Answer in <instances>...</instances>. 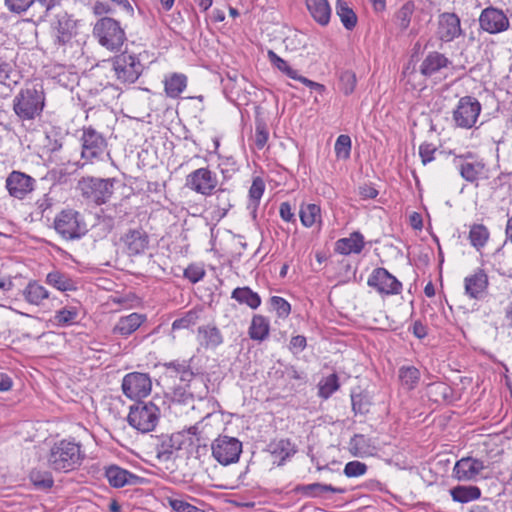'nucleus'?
I'll return each mask as SVG.
<instances>
[{
	"mask_svg": "<svg viewBox=\"0 0 512 512\" xmlns=\"http://www.w3.org/2000/svg\"><path fill=\"white\" fill-rule=\"evenodd\" d=\"M46 96L41 84L26 85L13 98V112L22 121H33L41 117Z\"/></svg>",
	"mask_w": 512,
	"mask_h": 512,
	"instance_id": "f257e3e1",
	"label": "nucleus"
},
{
	"mask_svg": "<svg viewBox=\"0 0 512 512\" xmlns=\"http://www.w3.org/2000/svg\"><path fill=\"white\" fill-rule=\"evenodd\" d=\"M84 454L79 444L61 440L53 445L48 457L50 467L59 472H70L82 464Z\"/></svg>",
	"mask_w": 512,
	"mask_h": 512,
	"instance_id": "f03ea898",
	"label": "nucleus"
},
{
	"mask_svg": "<svg viewBox=\"0 0 512 512\" xmlns=\"http://www.w3.org/2000/svg\"><path fill=\"white\" fill-rule=\"evenodd\" d=\"M53 228L66 241L79 240L88 232L83 215L74 209H63L54 218Z\"/></svg>",
	"mask_w": 512,
	"mask_h": 512,
	"instance_id": "7ed1b4c3",
	"label": "nucleus"
},
{
	"mask_svg": "<svg viewBox=\"0 0 512 512\" xmlns=\"http://www.w3.org/2000/svg\"><path fill=\"white\" fill-rule=\"evenodd\" d=\"M160 418V409L152 401H136L129 408L128 424L141 433L153 431Z\"/></svg>",
	"mask_w": 512,
	"mask_h": 512,
	"instance_id": "20e7f679",
	"label": "nucleus"
},
{
	"mask_svg": "<svg viewBox=\"0 0 512 512\" xmlns=\"http://www.w3.org/2000/svg\"><path fill=\"white\" fill-rule=\"evenodd\" d=\"M114 178H97L92 176L82 177L77 184L82 197L96 205H102L109 201L114 193Z\"/></svg>",
	"mask_w": 512,
	"mask_h": 512,
	"instance_id": "39448f33",
	"label": "nucleus"
},
{
	"mask_svg": "<svg viewBox=\"0 0 512 512\" xmlns=\"http://www.w3.org/2000/svg\"><path fill=\"white\" fill-rule=\"evenodd\" d=\"M93 33L101 46L108 50H119L126 40V34L120 23L111 17H102L93 28Z\"/></svg>",
	"mask_w": 512,
	"mask_h": 512,
	"instance_id": "423d86ee",
	"label": "nucleus"
},
{
	"mask_svg": "<svg viewBox=\"0 0 512 512\" xmlns=\"http://www.w3.org/2000/svg\"><path fill=\"white\" fill-rule=\"evenodd\" d=\"M192 358L189 360H173L163 363L166 374L171 378H179L187 386H199L198 399H204L208 394V386L202 375L196 374L191 368Z\"/></svg>",
	"mask_w": 512,
	"mask_h": 512,
	"instance_id": "0eeeda50",
	"label": "nucleus"
},
{
	"mask_svg": "<svg viewBox=\"0 0 512 512\" xmlns=\"http://www.w3.org/2000/svg\"><path fill=\"white\" fill-rule=\"evenodd\" d=\"M53 45L62 53L66 52L67 47L73 46V38L77 35V20L73 15L66 11H60L56 14L55 20L51 25Z\"/></svg>",
	"mask_w": 512,
	"mask_h": 512,
	"instance_id": "6e6552de",
	"label": "nucleus"
},
{
	"mask_svg": "<svg viewBox=\"0 0 512 512\" xmlns=\"http://www.w3.org/2000/svg\"><path fill=\"white\" fill-rule=\"evenodd\" d=\"M278 366H273L268 372L269 378L276 386L285 391L292 392L296 387L307 383V374L298 370L294 365L277 362Z\"/></svg>",
	"mask_w": 512,
	"mask_h": 512,
	"instance_id": "1a4fd4ad",
	"label": "nucleus"
},
{
	"mask_svg": "<svg viewBox=\"0 0 512 512\" xmlns=\"http://www.w3.org/2000/svg\"><path fill=\"white\" fill-rule=\"evenodd\" d=\"M112 64L117 80L123 84L136 82L143 72V64L139 58L128 51L114 56Z\"/></svg>",
	"mask_w": 512,
	"mask_h": 512,
	"instance_id": "9d476101",
	"label": "nucleus"
},
{
	"mask_svg": "<svg viewBox=\"0 0 512 512\" xmlns=\"http://www.w3.org/2000/svg\"><path fill=\"white\" fill-rule=\"evenodd\" d=\"M213 458L221 465L237 463L242 453V442L228 435H219L211 444Z\"/></svg>",
	"mask_w": 512,
	"mask_h": 512,
	"instance_id": "9b49d317",
	"label": "nucleus"
},
{
	"mask_svg": "<svg viewBox=\"0 0 512 512\" xmlns=\"http://www.w3.org/2000/svg\"><path fill=\"white\" fill-rule=\"evenodd\" d=\"M80 142L81 158L90 163L101 158L107 147L105 137L92 126L82 128Z\"/></svg>",
	"mask_w": 512,
	"mask_h": 512,
	"instance_id": "f8f14e48",
	"label": "nucleus"
},
{
	"mask_svg": "<svg viewBox=\"0 0 512 512\" xmlns=\"http://www.w3.org/2000/svg\"><path fill=\"white\" fill-rule=\"evenodd\" d=\"M218 183L215 172L208 167H201L186 176L185 185L190 190L207 197L213 195Z\"/></svg>",
	"mask_w": 512,
	"mask_h": 512,
	"instance_id": "ddd939ff",
	"label": "nucleus"
},
{
	"mask_svg": "<svg viewBox=\"0 0 512 512\" xmlns=\"http://www.w3.org/2000/svg\"><path fill=\"white\" fill-rule=\"evenodd\" d=\"M480 112V102L475 97L464 96L453 111V120L457 127L470 129L477 122Z\"/></svg>",
	"mask_w": 512,
	"mask_h": 512,
	"instance_id": "4468645a",
	"label": "nucleus"
},
{
	"mask_svg": "<svg viewBox=\"0 0 512 512\" xmlns=\"http://www.w3.org/2000/svg\"><path fill=\"white\" fill-rule=\"evenodd\" d=\"M121 387L125 396L141 401L151 393L152 381L147 373L131 372L124 376Z\"/></svg>",
	"mask_w": 512,
	"mask_h": 512,
	"instance_id": "2eb2a0df",
	"label": "nucleus"
},
{
	"mask_svg": "<svg viewBox=\"0 0 512 512\" xmlns=\"http://www.w3.org/2000/svg\"><path fill=\"white\" fill-rule=\"evenodd\" d=\"M452 162L465 181L477 185L485 170V163L482 160L473 153L467 152L455 155Z\"/></svg>",
	"mask_w": 512,
	"mask_h": 512,
	"instance_id": "dca6fc26",
	"label": "nucleus"
},
{
	"mask_svg": "<svg viewBox=\"0 0 512 512\" xmlns=\"http://www.w3.org/2000/svg\"><path fill=\"white\" fill-rule=\"evenodd\" d=\"M367 284L382 295H397L402 291V283L383 267L372 271Z\"/></svg>",
	"mask_w": 512,
	"mask_h": 512,
	"instance_id": "f3484780",
	"label": "nucleus"
},
{
	"mask_svg": "<svg viewBox=\"0 0 512 512\" xmlns=\"http://www.w3.org/2000/svg\"><path fill=\"white\" fill-rule=\"evenodd\" d=\"M478 21L480 29L489 34H498L507 31L510 27L507 15L501 9L493 6L483 9Z\"/></svg>",
	"mask_w": 512,
	"mask_h": 512,
	"instance_id": "a211bd4d",
	"label": "nucleus"
},
{
	"mask_svg": "<svg viewBox=\"0 0 512 512\" xmlns=\"http://www.w3.org/2000/svg\"><path fill=\"white\" fill-rule=\"evenodd\" d=\"M35 182L31 176L14 170L6 178L5 187L10 196L22 200L34 190Z\"/></svg>",
	"mask_w": 512,
	"mask_h": 512,
	"instance_id": "6ab92c4d",
	"label": "nucleus"
},
{
	"mask_svg": "<svg viewBox=\"0 0 512 512\" xmlns=\"http://www.w3.org/2000/svg\"><path fill=\"white\" fill-rule=\"evenodd\" d=\"M120 242L128 256H137L148 248L149 236L142 228L129 229L121 236Z\"/></svg>",
	"mask_w": 512,
	"mask_h": 512,
	"instance_id": "aec40b11",
	"label": "nucleus"
},
{
	"mask_svg": "<svg viewBox=\"0 0 512 512\" xmlns=\"http://www.w3.org/2000/svg\"><path fill=\"white\" fill-rule=\"evenodd\" d=\"M485 468L483 460L463 457L455 463L452 476L458 481H473Z\"/></svg>",
	"mask_w": 512,
	"mask_h": 512,
	"instance_id": "412c9836",
	"label": "nucleus"
},
{
	"mask_svg": "<svg viewBox=\"0 0 512 512\" xmlns=\"http://www.w3.org/2000/svg\"><path fill=\"white\" fill-rule=\"evenodd\" d=\"M461 34V21L457 14L444 12L439 15L437 36L441 41L451 42Z\"/></svg>",
	"mask_w": 512,
	"mask_h": 512,
	"instance_id": "4be33fe9",
	"label": "nucleus"
},
{
	"mask_svg": "<svg viewBox=\"0 0 512 512\" xmlns=\"http://www.w3.org/2000/svg\"><path fill=\"white\" fill-rule=\"evenodd\" d=\"M197 342L204 350H215L224 342L220 329L214 324H207L198 327Z\"/></svg>",
	"mask_w": 512,
	"mask_h": 512,
	"instance_id": "5701e85b",
	"label": "nucleus"
},
{
	"mask_svg": "<svg viewBox=\"0 0 512 512\" xmlns=\"http://www.w3.org/2000/svg\"><path fill=\"white\" fill-rule=\"evenodd\" d=\"M465 294L471 299H481L488 287V276L482 269L464 279Z\"/></svg>",
	"mask_w": 512,
	"mask_h": 512,
	"instance_id": "b1692460",
	"label": "nucleus"
},
{
	"mask_svg": "<svg viewBox=\"0 0 512 512\" xmlns=\"http://www.w3.org/2000/svg\"><path fill=\"white\" fill-rule=\"evenodd\" d=\"M184 444V433H174L172 435H163L156 445L157 458L168 461L174 451L180 450Z\"/></svg>",
	"mask_w": 512,
	"mask_h": 512,
	"instance_id": "393cba45",
	"label": "nucleus"
},
{
	"mask_svg": "<svg viewBox=\"0 0 512 512\" xmlns=\"http://www.w3.org/2000/svg\"><path fill=\"white\" fill-rule=\"evenodd\" d=\"M145 321L146 316L136 312L127 316L120 317L112 329V334L127 338L132 333H134Z\"/></svg>",
	"mask_w": 512,
	"mask_h": 512,
	"instance_id": "a878e982",
	"label": "nucleus"
},
{
	"mask_svg": "<svg viewBox=\"0 0 512 512\" xmlns=\"http://www.w3.org/2000/svg\"><path fill=\"white\" fill-rule=\"evenodd\" d=\"M105 476L109 484L115 488L125 485H135L139 483L140 478L119 466L112 465L106 468Z\"/></svg>",
	"mask_w": 512,
	"mask_h": 512,
	"instance_id": "bb28decb",
	"label": "nucleus"
},
{
	"mask_svg": "<svg viewBox=\"0 0 512 512\" xmlns=\"http://www.w3.org/2000/svg\"><path fill=\"white\" fill-rule=\"evenodd\" d=\"M451 61L442 53L437 51L429 52L420 65V73L430 77L441 69L448 67Z\"/></svg>",
	"mask_w": 512,
	"mask_h": 512,
	"instance_id": "cd10ccee",
	"label": "nucleus"
},
{
	"mask_svg": "<svg viewBox=\"0 0 512 512\" xmlns=\"http://www.w3.org/2000/svg\"><path fill=\"white\" fill-rule=\"evenodd\" d=\"M364 245V236L359 231H354L349 237L340 238L336 241L335 251L341 255L359 254Z\"/></svg>",
	"mask_w": 512,
	"mask_h": 512,
	"instance_id": "c85d7f7f",
	"label": "nucleus"
},
{
	"mask_svg": "<svg viewBox=\"0 0 512 512\" xmlns=\"http://www.w3.org/2000/svg\"><path fill=\"white\" fill-rule=\"evenodd\" d=\"M375 450L372 439L363 434H355L349 441V452L354 457L371 456Z\"/></svg>",
	"mask_w": 512,
	"mask_h": 512,
	"instance_id": "c756f323",
	"label": "nucleus"
},
{
	"mask_svg": "<svg viewBox=\"0 0 512 512\" xmlns=\"http://www.w3.org/2000/svg\"><path fill=\"white\" fill-rule=\"evenodd\" d=\"M266 451L269 452L275 460H279L278 465H281L296 452V449L290 439L282 438L271 441L267 445Z\"/></svg>",
	"mask_w": 512,
	"mask_h": 512,
	"instance_id": "7c9ffc66",
	"label": "nucleus"
},
{
	"mask_svg": "<svg viewBox=\"0 0 512 512\" xmlns=\"http://www.w3.org/2000/svg\"><path fill=\"white\" fill-rule=\"evenodd\" d=\"M22 296L31 305L40 306L49 298V291L36 280H31L22 290Z\"/></svg>",
	"mask_w": 512,
	"mask_h": 512,
	"instance_id": "2f4dec72",
	"label": "nucleus"
},
{
	"mask_svg": "<svg viewBox=\"0 0 512 512\" xmlns=\"http://www.w3.org/2000/svg\"><path fill=\"white\" fill-rule=\"evenodd\" d=\"M297 493H301L305 496L318 498L322 497L324 493L331 492L337 494H343L346 492L345 488L334 487L331 484H323V483H311V484H302L297 485L295 488Z\"/></svg>",
	"mask_w": 512,
	"mask_h": 512,
	"instance_id": "473e14b6",
	"label": "nucleus"
},
{
	"mask_svg": "<svg viewBox=\"0 0 512 512\" xmlns=\"http://www.w3.org/2000/svg\"><path fill=\"white\" fill-rule=\"evenodd\" d=\"M46 283L61 292L75 291L77 289V282L68 273L60 270L49 272L46 275Z\"/></svg>",
	"mask_w": 512,
	"mask_h": 512,
	"instance_id": "72a5a7b5",
	"label": "nucleus"
},
{
	"mask_svg": "<svg viewBox=\"0 0 512 512\" xmlns=\"http://www.w3.org/2000/svg\"><path fill=\"white\" fill-rule=\"evenodd\" d=\"M214 198V216L218 220L224 218L228 211L233 207L231 203V190L223 187L216 188L213 192Z\"/></svg>",
	"mask_w": 512,
	"mask_h": 512,
	"instance_id": "f704fd0d",
	"label": "nucleus"
},
{
	"mask_svg": "<svg viewBox=\"0 0 512 512\" xmlns=\"http://www.w3.org/2000/svg\"><path fill=\"white\" fill-rule=\"evenodd\" d=\"M449 493L454 502L461 504L478 500L481 497V489L474 485H457L451 488Z\"/></svg>",
	"mask_w": 512,
	"mask_h": 512,
	"instance_id": "c9c22d12",
	"label": "nucleus"
},
{
	"mask_svg": "<svg viewBox=\"0 0 512 512\" xmlns=\"http://www.w3.org/2000/svg\"><path fill=\"white\" fill-rule=\"evenodd\" d=\"M306 6L313 19L320 25H327L331 9L327 0H306Z\"/></svg>",
	"mask_w": 512,
	"mask_h": 512,
	"instance_id": "e433bc0d",
	"label": "nucleus"
},
{
	"mask_svg": "<svg viewBox=\"0 0 512 512\" xmlns=\"http://www.w3.org/2000/svg\"><path fill=\"white\" fill-rule=\"evenodd\" d=\"M165 93L170 98H177L187 87V77L182 73H173L164 80Z\"/></svg>",
	"mask_w": 512,
	"mask_h": 512,
	"instance_id": "4c0bfd02",
	"label": "nucleus"
},
{
	"mask_svg": "<svg viewBox=\"0 0 512 512\" xmlns=\"http://www.w3.org/2000/svg\"><path fill=\"white\" fill-rule=\"evenodd\" d=\"M490 238V232L484 224H473L470 226L468 239L473 248L480 251L486 246Z\"/></svg>",
	"mask_w": 512,
	"mask_h": 512,
	"instance_id": "58836bf2",
	"label": "nucleus"
},
{
	"mask_svg": "<svg viewBox=\"0 0 512 512\" xmlns=\"http://www.w3.org/2000/svg\"><path fill=\"white\" fill-rule=\"evenodd\" d=\"M398 377L402 387L408 391H412L417 387L421 373L415 366H402L399 368Z\"/></svg>",
	"mask_w": 512,
	"mask_h": 512,
	"instance_id": "ea45409f",
	"label": "nucleus"
},
{
	"mask_svg": "<svg viewBox=\"0 0 512 512\" xmlns=\"http://www.w3.org/2000/svg\"><path fill=\"white\" fill-rule=\"evenodd\" d=\"M270 331V324L266 317L262 315H254L249 327V336L252 340H265Z\"/></svg>",
	"mask_w": 512,
	"mask_h": 512,
	"instance_id": "a19ab883",
	"label": "nucleus"
},
{
	"mask_svg": "<svg viewBox=\"0 0 512 512\" xmlns=\"http://www.w3.org/2000/svg\"><path fill=\"white\" fill-rule=\"evenodd\" d=\"M231 297L239 304H245L251 309H256L261 304V298L258 293L252 291L249 287H237L233 290Z\"/></svg>",
	"mask_w": 512,
	"mask_h": 512,
	"instance_id": "79ce46f5",
	"label": "nucleus"
},
{
	"mask_svg": "<svg viewBox=\"0 0 512 512\" xmlns=\"http://www.w3.org/2000/svg\"><path fill=\"white\" fill-rule=\"evenodd\" d=\"M336 14L339 16L343 26L352 30L357 24V16L345 0L336 1Z\"/></svg>",
	"mask_w": 512,
	"mask_h": 512,
	"instance_id": "37998d69",
	"label": "nucleus"
},
{
	"mask_svg": "<svg viewBox=\"0 0 512 512\" xmlns=\"http://www.w3.org/2000/svg\"><path fill=\"white\" fill-rule=\"evenodd\" d=\"M202 314L201 308H193L183 314V316L175 319L172 323V330L188 329L196 325Z\"/></svg>",
	"mask_w": 512,
	"mask_h": 512,
	"instance_id": "c03bdc74",
	"label": "nucleus"
},
{
	"mask_svg": "<svg viewBox=\"0 0 512 512\" xmlns=\"http://www.w3.org/2000/svg\"><path fill=\"white\" fill-rule=\"evenodd\" d=\"M414 10H415L414 3L412 1H407L395 13L394 21H395L396 26L401 31H404L409 27Z\"/></svg>",
	"mask_w": 512,
	"mask_h": 512,
	"instance_id": "a18cd8bd",
	"label": "nucleus"
},
{
	"mask_svg": "<svg viewBox=\"0 0 512 512\" xmlns=\"http://www.w3.org/2000/svg\"><path fill=\"white\" fill-rule=\"evenodd\" d=\"M16 76L13 60L0 55V83L10 85V82H12L16 84L18 82L15 79Z\"/></svg>",
	"mask_w": 512,
	"mask_h": 512,
	"instance_id": "49530a36",
	"label": "nucleus"
},
{
	"mask_svg": "<svg viewBox=\"0 0 512 512\" xmlns=\"http://www.w3.org/2000/svg\"><path fill=\"white\" fill-rule=\"evenodd\" d=\"M199 386H177L172 391V400L179 403H187L189 400L198 398Z\"/></svg>",
	"mask_w": 512,
	"mask_h": 512,
	"instance_id": "de8ad7c7",
	"label": "nucleus"
},
{
	"mask_svg": "<svg viewBox=\"0 0 512 512\" xmlns=\"http://www.w3.org/2000/svg\"><path fill=\"white\" fill-rule=\"evenodd\" d=\"M30 481L39 490H48L53 484L54 480L49 471H42L33 469L29 475Z\"/></svg>",
	"mask_w": 512,
	"mask_h": 512,
	"instance_id": "09e8293b",
	"label": "nucleus"
},
{
	"mask_svg": "<svg viewBox=\"0 0 512 512\" xmlns=\"http://www.w3.org/2000/svg\"><path fill=\"white\" fill-rule=\"evenodd\" d=\"M321 209L316 204H308L300 209V220L305 227H312L321 218Z\"/></svg>",
	"mask_w": 512,
	"mask_h": 512,
	"instance_id": "8fccbe9b",
	"label": "nucleus"
},
{
	"mask_svg": "<svg viewBox=\"0 0 512 512\" xmlns=\"http://www.w3.org/2000/svg\"><path fill=\"white\" fill-rule=\"evenodd\" d=\"M265 190V183L262 178L256 177L253 179L252 185L249 189V204L248 208H252L254 211L258 208L260 199L263 196Z\"/></svg>",
	"mask_w": 512,
	"mask_h": 512,
	"instance_id": "3c124183",
	"label": "nucleus"
},
{
	"mask_svg": "<svg viewBox=\"0 0 512 512\" xmlns=\"http://www.w3.org/2000/svg\"><path fill=\"white\" fill-rule=\"evenodd\" d=\"M79 310L77 307H63L56 311L54 319L60 326H67L77 322Z\"/></svg>",
	"mask_w": 512,
	"mask_h": 512,
	"instance_id": "603ef678",
	"label": "nucleus"
},
{
	"mask_svg": "<svg viewBox=\"0 0 512 512\" xmlns=\"http://www.w3.org/2000/svg\"><path fill=\"white\" fill-rule=\"evenodd\" d=\"M340 387L337 374L333 373L319 382V396L327 399Z\"/></svg>",
	"mask_w": 512,
	"mask_h": 512,
	"instance_id": "864d4df0",
	"label": "nucleus"
},
{
	"mask_svg": "<svg viewBox=\"0 0 512 512\" xmlns=\"http://www.w3.org/2000/svg\"><path fill=\"white\" fill-rule=\"evenodd\" d=\"M357 83L356 74L351 70H344L339 75V89L350 95L354 92Z\"/></svg>",
	"mask_w": 512,
	"mask_h": 512,
	"instance_id": "5fc2aeb1",
	"label": "nucleus"
},
{
	"mask_svg": "<svg viewBox=\"0 0 512 512\" xmlns=\"http://www.w3.org/2000/svg\"><path fill=\"white\" fill-rule=\"evenodd\" d=\"M427 393L435 401L446 400L451 394V388L443 382H434L427 385Z\"/></svg>",
	"mask_w": 512,
	"mask_h": 512,
	"instance_id": "6e6d98bb",
	"label": "nucleus"
},
{
	"mask_svg": "<svg viewBox=\"0 0 512 512\" xmlns=\"http://www.w3.org/2000/svg\"><path fill=\"white\" fill-rule=\"evenodd\" d=\"M267 57L270 61V63L276 67L278 70H280L282 73H284L286 76L295 77L296 70L291 68L288 63L282 59L280 56H278L273 50H268Z\"/></svg>",
	"mask_w": 512,
	"mask_h": 512,
	"instance_id": "4d7b16f0",
	"label": "nucleus"
},
{
	"mask_svg": "<svg viewBox=\"0 0 512 512\" xmlns=\"http://www.w3.org/2000/svg\"><path fill=\"white\" fill-rule=\"evenodd\" d=\"M270 305L276 311L277 316L280 318H287L291 312L290 303L280 296H272L270 298Z\"/></svg>",
	"mask_w": 512,
	"mask_h": 512,
	"instance_id": "13d9d810",
	"label": "nucleus"
},
{
	"mask_svg": "<svg viewBox=\"0 0 512 512\" xmlns=\"http://www.w3.org/2000/svg\"><path fill=\"white\" fill-rule=\"evenodd\" d=\"M335 153L339 158H348L351 150V138L348 135L341 134L335 142Z\"/></svg>",
	"mask_w": 512,
	"mask_h": 512,
	"instance_id": "bf43d9fd",
	"label": "nucleus"
},
{
	"mask_svg": "<svg viewBox=\"0 0 512 512\" xmlns=\"http://www.w3.org/2000/svg\"><path fill=\"white\" fill-rule=\"evenodd\" d=\"M352 410L355 414H366L369 412L370 401L368 397L362 393L353 394L351 396Z\"/></svg>",
	"mask_w": 512,
	"mask_h": 512,
	"instance_id": "052dcab7",
	"label": "nucleus"
},
{
	"mask_svg": "<svg viewBox=\"0 0 512 512\" xmlns=\"http://www.w3.org/2000/svg\"><path fill=\"white\" fill-rule=\"evenodd\" d=\"M367 465L360 461H350L344 467V475L348 478L359 477L367 472Z\"/></svg>",
	"mask_w": 512,
	"mask_h": 512,
	"instance_id": "680f3d73",
	"label": "nucleus"
},
{
	"mask_svg": "<svg viewBox=\"0 0 512 512\" xmlns=\"http://www.w3.org/2000/svg\"><path fill=\"white\" fill-rule=\"evenodd\" d=\"M269 138L267 126L262 121H257L255 126L254 142L256 147L260 150L266 145Z\"/></svg>",
	"mask_w": 512,
	"mask_h": 512,
	"instance_id": "e2e57ef3",
	"label": "nucleus"
},
{
	"mask_svg": "<svg viewBox=\"0 0 512 512\" xmlns=\"http://www.w3.org/2000/svg\"><path fill=\"white\" fill-rule=\"evenodd\" d=\"M184 277L188 279L191 283H197L201 281L205 276V270L202 266L198 264H190L184 270Z\"/></svg>",
	"mask_w": 512,
	"mask_h": 512,
	"instance_id": "0e129e2a",
	"label": "nucleus"
},
{
	"mask_svg": "<svg viewBox=\"0 0 512 512\" xmlns=\"http://www.w3.org/2000/svg\"><path fill=\"white\" fill-rule=\"evenodd\" d=\"M169 506L176 512H200L194 505L178 498L168 497Z\"/></svg>",
	"mask_w": 512,
	"mask_h": 512,
	"instance_id": "69168bd1",
	"label": "nucleus"
},
{
	"mask_svg": "<svg viewBox=\"0 0 512 512\" xmlns=\"http://www.w3.org/2000/svg\"><path fill=\"white\" fill-rule=\"evenodd\" d=\"M437 148L432 143L424 142L419 146V155L424 165L434 160V154Z\"/></svg>",
	"mask_w": 512,
	"mask_h": 512,
	"instance_id": "338daca9",
	"label": "nucleus"
},
{
	"mask_svg": "<svg viewBox=\"0 0 512 512\" xmlns=\"http://www.w3.org/2000/svg\"><path fill=\"white\" fill-rule=\"evenodd\" d=\"M35 0H5V5L11 12L22 13L26 11Z\"/></svg>",
	"mask_w": 512,
	"mask_h": 512,
	"instance_id": "774afa93",
	"label": "nucleus"
}]
</instances>
